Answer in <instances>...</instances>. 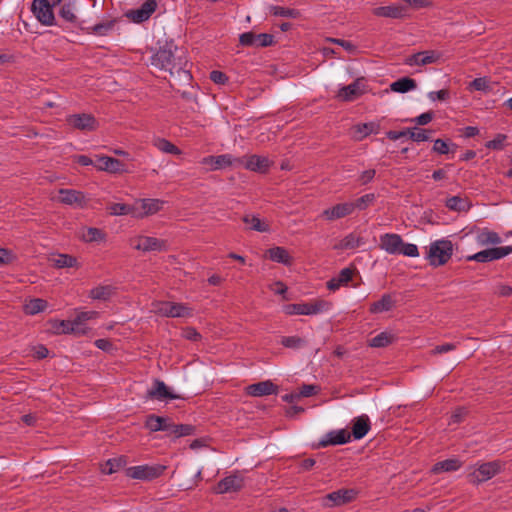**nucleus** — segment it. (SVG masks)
Listing matches in <instances>:
<instances>
[{
  "instance_id": "nucleus-1",
  "label": "nucleus",
  "mask_w": 512,
  "mask_h": 512,
  "mask_svg": "<svg viewBox=\"0 0 512 512\" xmlns=\"http://www.w3.org/2000/svg\"><path fill=\"white\" fill-rule=\"evenodd\" d=\"M151 65L158 70L168 72L171 76H183L185 80L191 79L186 69L188 64L186 52L179 48L173 40L165 41L163 45L152 54Z\"/></svg>"
},
{
  "instance_id": "nucleus-2",
  "label": "nucleus",
  "mask_w": 512,
  "mask_h": 512,
  "mask_svg": "<svg viewBox=\"0 0 512 512\" xmlns=\"http://www.w3.org/2000/svg\"><path fill=\"white\" fill-rule=\"evenodd\" d=\"M86 2L87 0H53V3L57 4L58 16L64 22L80 29H83V21L80 20L78 14Z\"/></svg>"
},
{
  "instance_id": "nucleus-3",
  "label": "nucleus",
  "mask_w": 512,
  "mask_h": 512,
  "mask_svg": "<svg viewBox=\"0 0 512 512\" xmlns=\"http://www.w3.org/2000/svg\"><path fill=\"white\" fill-rule=\"evenodd\" d=\"M470 469L472 470L467 475L468 481L471 484L478 485L499 474L504 469V464L500 460H494Z\"/></svg>"
},
{
  "instance_id": "nucleus-4",
  "label": "nucleus",
  "mask_w": 512,
  "mask_h": 512,
  "mask_svg": "<svg viewBox=\"0 0 512 512\" xmlns=\"http://www.w3.org/2000/svg\"><path fill=\"white\" fill-rule=\"evenodd\" d=\"M453 254V244L450 240L441 239L432 242L429 246L427 259L434 267L446 264Z\"/></svg>"
},
{
  "instance_id": "nucleus-5",
  "label": "nucleus",
  "mask_w": 512,
  "mask_h": 512,
  "mask_svg": "<svg viewBox=\"0 0 512 512\" xmlns=\"http://www.w3.org/2000/svg\"><path fill=\"white\" fill-rule=\"evenodd\" d=\"M330 308V302L317 299L313 302L287 304L283 307V311L287 315H317L329 311Z\"/></svg>"
},
{
  "instance_id": "nucleus-6",
  "label": "nucleus",
  "mask_w": 512,
  "mask_h": 512,
  "mask_svg": "<svg viewBox=\"0 0 512 512\" xmlns=\"http://www.w3.org/2000/svg\"><path fill=\"white\" fill-rule=\"evenodd\" d=\"M54 8H57V4L53 0H33L31 3V12L45 26L56 25Z\"/></svg>"
},
{
  "instance_id": "nucleus-7",
  "label": "nucleus",
  "mask_w": 512,
  "mask_h": 512,
  "mask_svg": "<svg viewBox=\"0 0 512 512\" xmlns=\"http://www.w3.org/2000/svg\"><path fill=\"white\" fill-rule=\"evenodd\" d=\"M165 465L154 464V465H138L132 466L126 469V476L142 480V481H152L158 477H160L164 471L166 470Z\"/></svg>"
},
{
  "instance_id": "nucleus-8",
  "label": "nucleus",
  "mask_w": 512,
  "mask_h": 512,
  "mask_svg": "<svg viewBox=\"0 0 512 512\" xmlns=\"http://www.w3.org/2000/svg\"><path fill=\"white\" fill-rule=\"evenodd\" d=\"M236 166H243L245 169L257 173H266L270 169L272 162L265 156L250 155L237 158Z\"/></svg>"
},
{
  "instance_id": "nucleus-9",
  "label": "nucleus",
  "mask_w": 512,
  "mask_h": 512,
  "mask_svg": "<svg viewBox=\"0 0 512 512\" xmlns=\"http://www.w3.org/2000/svg\"><path fill=\"white\" fill-rule=\"evenodd\" d=\"M512 253L511 246L494 247L482 250L467 257L468 261H476L480 263H487L494 260H499Z\"/></svg>"
},
{
  "instance_id": "nucleus-10",
  "label": "nucleus",
  "mask_w": 512,
  "mask_h": 512,
  "mask_svg": "<svg viewBox=\"0 0 512 512\" xmlns=\"http://www.w3.org/2000/svg\"><path fill=\"white\" fill-rule=\"evenodd\" d=\"M239 42L242 46L246 47H269L274 43V36L268 33L255 34L250 31L240 34Z\"/></svg>"
},
{
  "instance_id": "nucleus-11",
  "label": "nucleus",
  "mask_w": 512,
  "mask_h": 512,
  "mask_svg": "<svg viewBox=\"0 0 512 512\" xmlns=\"http://www.w3.org/2000/svg\"><path fill=\"white\" fill-rule=\"evenodd\" d=\"M66 121L71 127L81 131H94L98 125L96 118L87 113L69 115Z\"/></svg>"
},
{
  "instance_id": "nucleus-12",
  "label": "nucleus",
  "mask_w": 512,
  "mask_h": 512,
  "mask_svg": "<svg viewBox=\"0 0 512 512\" xmlns=\"http://www.w3.org/2000/svg\"><path fill=\"white\" fill-rule=\"evenodd\" d=\"M244 486V478L239 472H235L222 480H220L216 487V493L225 494L231 492H238Z\"/></svg>"
},
{
  "instance_id": "nucleus-13",
  "label": "nucleus",
  "mask_w": 512,
  "mask_h": 512,
  "mask_svg": "<svg viewBox=\"0 0 512 512\" xmlns=\"http://www.w3.org/2000/svg\"><path fill=\"white\" fill-rule=\"evenodd\" d=\"M351 440V434L346 429L332 430L325 434L314 448L327 447L330 445H343Z\"/></svg>"
},
{
  "instance_id": "nucleus-14",
  "label": "nucleus",
  "mask_w": 512,
  "mask_h": 512,
  "mask_svg": "<svg viewBox=\"0 0 512 512\" xmlns=\"http://www.w3.org/2000/svg\"><path fill=\"white\" fill-rule=\"evenodd\" d=\"M365 92V84L363 78H358L347 86L339 89L338 98L343 101H353Z\"/></svg>"
},
{
  "instance_id": "nucleus-15",
  "label": "nucleus",
  "mask_w": 512,
  "mask_h": 512,
  "mask_svg": "<svg viewBox=\"0 0 512 512\" xmlns=\"http://www.w3.org/2000/svg\"><path fill=\"white\" fill-rule=\"evenodd\" d=\"M145 398L156 400H174L178 399L179 396L172 393L163 381L155 379L153 386L147 390Z\"/></svg>"
},
{
  "instance_id": "nucleus-16",
  "label": "nucleus",
  "mask_w": 512,
  "mask_h": 512,
  "mask_svg": "<svg viewBox=\"0 0 512 512\" xmlns=\"http://www.w3.org/2000/svg\"><path fill=\"white\" fill-rule=\"evenodd\" d=\"M237 158L231 154H221L217 156H207L201 160V164L209 166L211 170H219L228 166H236Z\"/></svg>"
},
{
  "instance_id": "nucleus-17",
  "label": "nucleus",
  "mask_w": 512,
  "mask_h": 512,
  "mask_svg": "<svg viewBox=\"0 0 512 512\" xmlns=\"http://www.w3.org/2000/svg\"><path fill=\"white\" fill-rule=\"evenodd\" d=\"M356 496L353 489H339L325 496V505L328 507L340 506L351 502Z\"/></svg>"
},
{
  "instance_id": "nucleus-18",
  "label": "nucleus",
  "mask_w": 512,
  "mask_h": 512,
  "mask_svg": "<svg viewBox=\"0 0 512 512\" xmlns=\"http://www.w3.org/2000/svg\"><path fill=\"white\" fill-rule=\"evenodd\" d=\"M160 314L166 317H187L191 315V309L182 303L162 302L158 308Z\"/></svg>"
},
{
  "instance_id": "nucleus-19",
  "label": "nucleus",
  "mask_w": 512,
  "mask_h": 512,
  "mask_svg": "<svg viewBox=\"0 0 512 512\" xmlns=\"http://www.w3.org/2000/svg\"><path fill=\"white\" fill-rule=\"evenodd\" d=\"M440 59V53L434 50L421 51L410 55L405 60L409 66H424L437 62Z\"/></svg>"
},
{
  "instance_id": "nucleus-20",
  "label": "nucleus",
  "mask_w": 512,
  "mask_h": 512,
  "mask_svg": "<svg viewBox=\"0 0 512 512\" xmlns=\"http://www.w3.org/2000/svg\"><path fill=\"white\" fill-rule=\"evenodd\" d=\"M246 392L252 397H262L278 393V386L271 380L257 382L246 387Z\"/></svg>"
},
{
  "instance_id": "nucleus-21",
  "label": "nucleus",
  "mask_w": 512,
  "mask_h": 512,
  "mask_svg": "<svg viewBox=\"0 0 512 512\" xmlns=\"http://www.w3.org/2000/svg\"><path fill=\"white\" fill-rule=\"evenodd\" d=\"M373 14L378 17L402 19L407 15V7L401 4H391L373 9Z\"/></svg>"
},
{
  "instance_id": "nucleus-22",
  "label": "nucleus",
  "mask_w": 512,
  "mask_h": 512,
  "mask_svg": "<svg viewBox=\"0 0 512 512\" xmlns=\"http://www.w3.org/2000/svg\"><path fill=\"white\" fill-rule=\"evenodd\" d=\"M353 213V206L351 202L339 203L335 206L325 209L321 216L326 220L333 221L344 218Z\"/></svg>"
},
{
  "instance_id": "nucleus-23",
  "label": "nucleus",
  "mask_w": 512,
  "mask_h": 512,
  "mask_svg": "<svg viewBox=\"0 0 512 512\" xmlns=\"http://www.w3.org/2000/svg\"><path fill=\"white\" fill-rule=\"evenodd\" d=\"M402 243L403 240L398 234L386 233L380 237V248L392 255L399 253Z\"/></svg>"
},
{
  "instance_id": "nucleus-24",
  "label": "nucleus",
  "mask_w": 512,
  "mask_h": 512,
  "mask_svg": "<svg viewBox=\"0 0 512 512\" xmlns=\"http://www.w3.org/2000/svg\"><path fill=\"white\" fill-rule=\"evenodd\" d=\"M135 248L144 252L163 251L166 249V241L155 237L140 236Z\"/></svg>"
},
{
  "instance_id": "nucleus-25",
  "label": "nucleus",
  "mask_w": 512,
  "mask_h": 512,
  "mask_svg": "<svg viewBox=\"0 0 512 512\" xmlns=\"http://www.w3.org/2000/svg\"><path fill=\"white\" fill-rule=\"evenodd\" d=\"M124 164L113 157L102 156L96 160L95 167L101 171L118 173L124 171Z\"/></svg>"
},
{
  "instance_id": "nucleus-26",
  "label": "nucleus",
  "mask_w": 512,
  "mask_h": 512,
  "mask_svg": "<svg viewBox=\"0 0 512 512\" xmlns=\"http://www.w3.org/2000/svg\"><path fill=\"white\" fill-rule=\"evenodd\" d=\"M371 428L370 419L367 415H361L353 420L351 437L360 440L366 436Z\"/></svg>"
},
{
  "instance_id": "nucleus-27",
  "label": "nucleus",
  "mask_w": 512,
  "mask_h": 512,
  "mask_svg": "<svg viewBox=\"0 0 512 512\" xmlns=\"http://www.w3.org/2000/svg\"><path fill=\"white\" fill-rule=\"evenodd\" d=\"M170 419L167 417L150 414L146 417L145 427L151 432L164 431L168 433Z\"/></svg>"
},
{
  "instance_id": "nucleus-28",
  "label": "nucleus",
  "mask_w": 512,
  "mask_h": 512,
  "mask_svg": "<svg viewBox=\"0 0 512 512\" xmlns=\"http://www.w3.org/2000/svg\"><path fill=\"white\" fill-rule=\"evenodd\" d=\"M60 201L67 205L83 206L85 196L82 192L73 189H60Z\"/></svg>"
},
{
  "instance_id": "nucleus-29",
  "label": "nucleus",
  "mask_w": 512,
  "mask_h": 512,
  "mask_svg": "<svg viewBox=\"0 0 512 512\" xmlns=\"http://www.w3.org/2000/svg\"><path fill=\"white\" fill-rule=\"evenodd\" d=\"M364 244L365 240L363 237L357 235L356 233H350L346 235L338 244H336L334 249L351 250Z\"/></svg>"
},
{
  "instance_id": "nucleus-30",
  "label": "nucleus",
  "mask_w": 512,
  "mask_h": 512,
  "mask_svg": "<svg viewBox=\"0 0 512 512\" xmlns=\"http://www.w3.org/2000/svg\"><path fill=\"white\" fill-rule=\"evenodd\" d=\"M266 253L268 258L274 262L287 266L292 264V257L284 247H273L268 249Z\"/></svg>"
},
{
  "instance_id": "nucleus-31",
  "label": "nucleus",
  "mask_w": 512,
  "mask_h": 512,
  "mask_svg": "<svg viewBox=\"0 0 512 512\" xmlns=\"http://www.w3.org/2000/svg\"><path fill=\"white\" fill-rule=\"evenodd\" d=\"M140 207L143 210L142 213L138 214L139 217L153 215L163 208L164 201L159 199H141L139 201Z\"/></svg>"
},
{
  "instance_id": "nucleus-32",
  "label": "nucleus",
  "mask_w": 512,
  "mask_h": 512,
  "mask_svg": "<svg viewBox=\"0 0 512 512\" xmlns=\"http://www.w3.org/2000/svg\"><path fill=\"white\" fill-rule=\"evenodd\" d=\"M417 87V83L410 77H402L390 84V89L396 93H406Z\"/></svg>"
},
{
  "instance_id": "nucleus-33",
  "label": "nucleus",
  "mask_w": 512,
  "mask_h": 512,
  "mask_svg": "<svg viewBox=\"0 0 512 512\" xmlns=\"http://www.w3.org/2000/svg\"><path fill=\"white\" fill-rule=\"evenodd\" d=\"M502 242L498 233L490 231L487 228L482 229L477 235V243L481 246L497 245Z\"/></svg>"
},
{
  "instance_id": "nucleus-34",
  "label": "nucleus",
  "mask_w": 512,
  "mask_h": 512,
  "mask_svg": "<svg viewBox=\"0 0 512 512\" xmlns=\"http://www.w3.org/2000/svg\"><path fill=\"white\" fill-rule=\"evenodd\" d=\"M394 303L390 294H383L380 300L370 305L369 311L374 314L386 312L392 309Z\"/></svg>"
},
{
  "instance_id": "nucleus-35",
  "label": "nucleus",
  "mask_w": 512,
  "mask_h": 512,
  "mask_svg": "<svg viewBox=\"0 0 512 512\" xmlns=\"http://www.w3.org/2000/svg\"><path fill=\"white\" fill-rule=\"evenodd\" d=\"M462 466V463L455 458L452 459H446L440 462H437L433 468L432 471L434 473H440V472H452L458 470Z\"/></svg>"
},
{
  "instance_id": "nucleus-36",
  "label": "nucleus",
  "mask_w": 512,
  "mask_h": 512,
  "mask_svg": "<svg viewBox=\"0 0 512 512\" xmlns=\"http://www.w3.org/2000/svg\"><path fill=\"white\" fill-rule=\"evenodd\" d=\"M457 148L458 146L450 142V140L436 139L432 151L440 155H447L449 153H455Z\"/></svg>"
},
{
  "instance_id": "nucleus-37",
  "label": "nucleus",
  "mask_w": 512,
  "mask_h": 512,
  "mask_svg": "<svg viewBox=\"0 0 512 512\" xmlns=\"http://www.w3.org/2000/svg\"><path fill=\"white\" fill-rule=\"evenodd\" d=\"M269 12H270V14H272L274 16H280V17L291 18V19H297L301 15L300 11L297 9L278 6V5L269 6Z\"/></svg>"
},
{
  "instance_id": "nucleus-38",
  "label": "nucleus",
  "mask_w": 512,
  "mask_h": 512,
  "mask_svg": "<svg viewBox=\"0 0 512 512\" xmlns=\"http://www.w3.org/2000/svg\"><path fill=\"white\" fill-rule=\"evenodd\" d=\"M116 24V19L104 21L88 28L87 32L98 36H107Z\"/></svg>"
},
{
  "instance_id": "nucleus-39",
  "label": "nucleus",
  "mask_w": 512,
  "mask_h": 512,
  "mask_svg": "<svg viewBox=\"0 0 512 512\" xmlns=\"http://www.w3.org/2000/svg\"><path fill=\"white\" fill-rule=\"evenodd\" d=\"M194 431L195 427L190 424L176 425L170 422V426L168 427V434L174 435L176 438L192 435Z\"/></svg>"
},
{
  "instance_id": "nucleus-40",
  "label": "nucleus",
  "mask_w": 512,
  "mask_h": 512,
  "mask_svg": "<svg viewBox=\"0 0 512 512\" xmlns=\"http://www.w3.org/2000/svg\"><path fill=\"white\" fill-rule=\"evenodd\" d=\"M48 306L46 300L41 298L31 299L24 305V312L28 315H35L43 312Z\"/></svg>"
},
{
  "instance_id": "nucleus-41",
  "label": "nucleus",
  "mask_w": 512,
  "mask_h": 512,
  "mask_svg": "<svg viewBox=\"0 0 512 512\" xmlns=\"http://www.w3.org/2000/svg\"><path fill=\"white\" fill-rule=\"evenodd\" d=\"M445 205L448 209L457 212L467 211L470 208L468 201L464 198H461L460 196L449 197L446 200Z\"/></svg>"
},
{
  "instance_id": "nucleus-42",
  "label": "nucleus",
  "mask_w": 512,
  "mask_h": 512,
  "mask_svg": "<svg viewBox=\"0 0 512 512\" xmlns=\"http://www.w3.org/2000/svg\"><path fill=\"white\" fill-rule=\"evenodd\" d=\"M354 129L356 132L355 138L357 140H362L364 137H367L368 135H370L372 133H377L378 125H376L373 122H369V123L358 124L354 127Z\"/></svg>"
},
{
  "instance_id": "nucleus-43",
  "label": "nucleus",
  "mask_w": 512,
  "mask_h": 512,
  "mask_svg": "<svg viewBox=\"0 0 512 512\" xmlns=\"http://www.w3.org/2000/svg\"><path fill=\"white\" fill-rule=\"evenodd\" d=\"M113 294V288L110 285H101L90 291V297L95 300H108Z\"/></svg>"
},
{
  "instance_id": "nucleus-44",
  "label": "nucleus",
  "mask_w": 512,
  "mask_h": 512,
  "mask_svg": "<svg viewBox=\"0 0 512 512\" xmlns=\"http://www.w3.org/2000/svg\"><path fill=\"white\" fill-rule=\"evenodd\" d=\"M81 237L85 242H100L105 239V233L98 228L89 227L83 230Z\"/></svg>"
},
{
  "instance_id": "nucleus-45",
  "label": "nucleus",
  "mask_w": 512,
  "mask_h": 512,
  "mask_svg": "<svg viewBox=\"0 0 512 512\" xmlns=\"http://www.w3.org/2000/svg\"><path fill=\"white\" fill-rule=\"evenodd\" d=\"M376 200V196L374 193H368L365 194L358 199H356L354 202H351L353 206V212L357 209L359 211H363L367 209L371 204L374 203Z\"/></svg>"
},
{
  "instance_id": "nucleus-46",
  "label": "nucleus",
  "mask_w": 512,
  "mask_h": 512,
  "mask_svg": "<svg viewBox=\"0 0 512 512\" xmlns=\"http://www.w3.org/2000/svg\"><path fill=\"white\" fill-rule=\"evenodd\" d=\"M243 222L250 225V229L258 232H268L269 226L264 224L260 218L254 215H245L242 218Z\"/></svg>"
},
{
  "instance_id": "nucleus-47",
  "label": "nucleus",
  "mask_w": 512,
  "mask_h": 512,
  "mask_svg": "<svg viewBox=\"0 0 512 512\" xmlns=\"http://www.w3.org/2000/svg\"><path fill=\"white\" fill-rule=\"evenodd\" d=\"M52 261L54 266L57 268H71L77 264V259L68 254H59Z\"/></svg>"
},
{
  "instance_id": "nucleus-48",
  "label": "nucleus",
  "mask_w": 512,
  "mask_h": 512,
  "mask_svg": "<svg viewBox=\"0 0 512 512\" xmlns=\"http://www.w3.org/2000/svg\"><path fill=\"white\" fill-rule=\"evenodd\" d=\"M280 342L284 347L291 349H301L307 344L305 339L298 336H284Z\"/></svg>"
},
{
  "instance_id": "nucleus-49",
  "label": "nucleus",
  "mask_w": 512,
  "mask_h": 512,
  "mask_svg": "<svg viewBox=\"0 0 512 512\" xmlns=\"http://www.w3.org/2000/svg\"><path fill=\"white\" fill-rule=\"evenodd\" d=\"M432 130L413 127L410 128V139L414 142H424L431 139Z\"/></svg>"
},
{
  "instance_id": "nucleus-50",
  "label": "nucleus",
  "mask_w": 512,
  "mask_h": 512,
  "mask_svg": "<svg viewBox=\"0 0 512 512\" xmlns=\"http://www.w3.org/2000/svg\"><path fill=\"white\" fill-rule=\"evenodd\" d=\"M155 146L162 152L173 154V155H179L181 153L180 149L175 146L170 141L164 139V138H158L155 140Z\"/></svg>"
},
{
  "instance_id": "nucleus-51",
  "label": "nucleus",
  "mask_w": 512,
  "mask_h": 512,
  "mask_svg": "<svg viewBox=\"0 0 512 512\" xmlns=\"http://www.w3.org/2000/svg\"><path fill=\"white\" fill-rule=\"evenodd\" d=\"M393 341V336L387 332H381L380 334L373 337L370 341L371 347H386Z\"/></svg>"
},
{
  "instance_id": "nucleus-52",
  "label": "nucleus",
  "mask_w": 512,
  "mask_h": 512,
  "mask_svg": "<svg viewBox=\"0 0 512 512\" xmlns=\"http://www.w3.org/2000/svg\"><path fill=\"white\" fill-rule=\"evenodd\" d=\"M76 327H77V325H76L75 321L71 322V321H66V320L57 321L53 325V328L56 333H63V334L74 333L76 330Z\"/></svg>"
},
{
  "instance_id": "nucleus-53",
  "label": "nucleus",
  "mask_w": 512,
  "mask_h": 512,
  "mask_svg": "<svg viewBox=\"0 0 512 512\" xmlns=\"http://www.w3.org/2000/svg\"><path fill=\"white\" fill-rule=\"evenodd\" d=\"M108 210L111 215H127L133 212V208L124 203H112L109 205Z\"/></svg>"
},
{
  "instance_id": "nucleus-54",
  "label": "nucleus",
  "mask_w": 512,
  "mask_h": 512,
  "mask_svg": "<svg viewBox=\"0 0 512 512\" xmlns=\"http://www.w3.org/2000/svg\"><path fill=\"white\" fill-rule=\"evenodd\" d=\"M126 16L134 23H142L149 19L148 15L140 7L138 9L128 11Z\"/></svg>"
},
{
  "instance_id": "nucleus-55",
  "label": "nucleus",
  "mask_w": 512,
  "mask_h": 512,
  "mask_svg": "<svg viewBox=\"0 0 512 512\" xmlns=\"http://www.w3.org/2000/svg\"><path fill=\"white\" fill-rule=\"evenodd\" d=\"M355 270L354 267L343 268L336 276L337 281L340 282L342 286L347 285L352 280Z\"/></svg>"
},
{
  "instance_id": "nucleus-56",
  "label": "nucleus",
  "mask_w": 512,
  "mask_h": 512,
  "mask_svg": "<svg viewBox=\"0 0 512 512\" xmlns=\"http://www.w3.org/2000/svg\"><path fill=\"white\" fill-rule=\"evenodd\" d=\"M507 136L505 134H497L493 140L488 141L485 146L492 150H502L504 148V142Z\"/></svg>"
},
{
  "instance_id": "nucleus-57",
  "label": "nucleus",
  "mask_w": 512,
  "mask_h": 512,
  "mask_svg": "<svg viewBox=\"0 0 512 512\" xmlns=\"http://www.w3.org/2000/svg\"><path fill=\"white\" fill-rule=\"evenodd\" d=\"M124 464H125V461L122 458L109 459L106 462L103 471L107 474H112V473L118 471Z\"/></svg>"
},
{
  "instance_id": "nucleus-58",
  "label": "nucleus",
  "mask_w": 512,
  "mask_h": 512,
  "mask_svg": "<svg viewBox=\"0 0 512 512\" xmlns=\"http://www.w3.org/2000/svg\"><path fill=\"white\" fill-rule=\"evenodd\" d=\"M320 391V387L313 384H303L298 392L299 397H310L316 395Z\"/></svg>"
},
{
  "instance_id": "nucleus-59",
  "label": "nucleus",
  "mask_w": 512,
  "mask_h": 512,
  "mask_svg": "<svg viewBox=\"0 0 512 512\" xmlns=\"http://www.w3.org/2000/svg\"><path fill=\"white\" fill-rule=\"evenodd\" d=\"M398 254H402L408 257H417L419 255V251L415 244L403 242Z\"/></svg>"
},
{
  "instance_id": "nucleus-60",
  "label": "nucleus",
  "mask_w": 512,
  "mask_h": 512,
  "mask_svg": "<svg viewBox=\"0 0 512 512\" xmlns=\"http://www.w3.org/2000/svg\"><path fill=\"white\" fill-rule=\"evenodd\" d=\"M434 118V112L428 111L420 114L419 116L410 119L411 122L416 123L417 125L424 126L430 123Z\"/></svg>"
},
{
  "instance_id": "nucleus-61",
  "label": "nucleus",
  "mask_w": 512,
  "mask_h": 512,
  "mask_svg": "<svg viewBox=\"0 0 512 512\" xmlns=\"http://www.w3.org/2000/svg\"><path fill=\"white\" fill-rule=\"evenodd\" d=\"M327 41L343 47L346 51L352 54L355 53L357 50V47L350 41L337 38H328Z\"/></svg>"
},
{
  "instance_id": "nucleus-62",
  "label": "nucleus",
  "mask_w": 512,
  "mask_h": 512,
  "mask_svg": "<svg viewBox=\"0 0 512 512\" xmlns=\"http://www.w3.org/2000/svg\"><path fill=\"white\" fill-rule=\"evenodd\" d=\"M470 87L476 91H487L489 89L488 81L486 78H475L471 83Z\"/></svg>"
},
{
  "instance_id": "nucleus-63",
  "label": "nucleus",
  "mask_w": 512,
  "mask_h": 512,
  "mask_svg": "<svg viewBox=\"0 0 512 512\" xmlns=\"http://www.w3.org/2000/svg\"><path fill=\"white\" fill-rule=\"evenodd\" d=\"M210 79L215 83V84H220V85H223L225 83H227L228 81V77L225 73H223L222 71H219V70H213L210 72Z\"/></svg>"
},
{
  "instance_id": "nucleus-64",
  "label": "nucleus",
  "mask_w": 512,
  "mask_h": 512,
  "mask_svg": "<svg viewBox=\"0 0 512 512\" xmlns=\"http://www.w3.org/2000/svg\"><path fill=\"white\" fill-rule=\"evenodd\" d=\"M451 167H452L451 164H446L444 168H440V169L435 170L432 173V178L435 181H440V180L447 179L448 178V169H450Z\"/></svg>"
}]
</instances>
